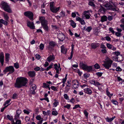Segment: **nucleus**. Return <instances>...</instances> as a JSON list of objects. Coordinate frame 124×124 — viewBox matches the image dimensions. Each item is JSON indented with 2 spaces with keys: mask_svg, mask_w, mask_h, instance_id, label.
I'll return each mask as SVG.
<instances>
[{
  "mask_svg": "<svg viewBox=\"0 0 124 124\" xmlns=\"http://www.w3.org/2000/svg\"><path fill=\"white\" fill-rule=\"evenodd\" d=\"M85 93L89 95H91L92 93V91L89 88H86L84 89Z\"/></svg>",
  "mask_w": 124,
  "mask_h": 124,
  "instance_id": "obj_17",
  "label": "nucleus"
},
{
  "mask_svg": "<svg viewBox=\"0 0 124 124\" xmlns=\"http://www.w3.org/2000/svg\"><path fill=\"white\" fill-rule=\"evenodd\" d=\"M107 19L108 20L110 21L112 20L113 17L112 16H108L107 17Z\"/></svg>",
  "mask_w": 124,
  "mask_h": 124,
  "instance_id": "obj_52",
  "label": "nucleus"
},
{
  "mask_svg": "<svg viewBox=\"0 0 124 124\" xmlns=\"http://www.w3.org/2000/svg\"><path fill=\"white\" fill-rule=\"evenodd\" d=\"M61 52L63 54H66V52L67 50L65 48L64 46H62L61 47Z\"/></svg>",
  "mask_w": 124,
  "mask_h": 124,
  "instance_id": "obj_25",
  "label": "nucleus"
},
{
  "mask_svg": "<svg viewBox=\"0 0 124 124\" xmlns=\"http://www.w3.org/2000/svg\"><path fill=\"white\" fill-rule=\"evenodd\" d=\"M113 63V61L111 60H109L104 62V63L102 64L105 68L107 69H109L111 67V64Z\"/></svg>",
  "mask_w": 124,
  "mask_h": 124,
  "instance_id": "obj_7",
  "label": "nucleus"
},
{
  "mask_svg": "<svg viewBox=\"0 0 124 124\" xmlns=\"http://www.w3.org/2000/svg\"><path fill=\"white\" fill-rule=\"evenodd\" d=\"M20 115L18 114L17 113L16 114V115L15 116V118L14 119L16 120L18 119H19L20 118L19 115Z\"/></svg>",
  "mask_w": 124,
  "mask_h": 124,
  "instance_id": "obj_35",
  "label": "nucleus"
},
{
  "mask_svg": "<svg viewBox=\"0 0 124 124\" xmlns=\"http://www.w3.org/2000/svg\"><path fill=\"white\" fill-rule=\"evenodd\" d=\"M7 117L8 119L10 121L13 120V117L12 116H10L9 115H8Z\"/></svg>",
  "mask_w": 124,
  "mask_h": 124,
  "instance_id": "obj_36",
  "label": "nucleus"
},
{
  "mask_svg": "<svg viewBox=\"0 0 124 124\" xmlns=\"http://www.w3.org/2000/svg\"><path fill=\"white\" fill-rule=\"evenodd\" d=\"M43 86H42L43 87H44L45 88H47L49 86V85L45 83H43Z\"/></svg>",
  "mask_w": 124,
  "mask_h": 124,
  "instance_id": "obj_42",
  "label": "nucleus"
},
{
  "mask_svg": "<svg viewBox=\"0 0 124 124\" xmlns=\"http://www.w3.org/2000/svg\"><path fill=\"white\" fill-rule=\"evenodd\" d=\"M44 47V45L43 44L41 43L39 46L40 49L41 50H42L43 49Z\"/></svg>",
  "mask_w": 124,
  "mask_h": 124,
  "instance_id": "obj_44",
  "label": "nucleus"
},
{
  "mask_svg": "<svg viewBox=\"0 0 124 124\" xmlns=\"http://www.w3.org/2000/svg\"><path fill=\"white\" fill-rule=\"evenodd\" d=\"M7 21H5L2 19H0V23H2L5 25H7L8 24Z\"/></svg>",
  "mask_w": 124,
  "mask_h": 124,
  "instance_id": "obj_24",
  "label": "nucleus"
},
{
  "mask_svg": "<svg viewBox=\"0 0 124 124\" xmlns=\"http://www.w3.org/2000/svg\"><path fill=\"white\" fill-rule=\"evenodd\" d=\"M14 66L16 69H18L19 68V65L17 62L14 64Z\"/></svg>",
  "mask_w": 124,
  "mask_h": 124,
  "instance_id": "obj_37",
  "label": "nucleus"
},
{
  "mask_svg": "<svg viewBox=\"0 0 124 124\" xmlns=\"http://www.w3.org/2000/svg\"><path fill=\"white\" fill-rule=\"evenodd\" d=\"M29 76L31 77H33L35 76V73L34 71H30L28 73Z\"/></svg>",
  "mask_w": 124,
  "mask_h": 124,
  "instance_id": "obj_20",
  "label": "nucleus"
},
{
  "mask_svg": "<svg viewBox=\"0 0 124 124\" xmlns=\"http://www.w3.org/2000/svg\"><path fill=\"white\" fill-rule=\"evenodd\" d=\"M123 57L122 55H119L118 56L116 57V59L117 60L116 61L118 62H121L123 60Z\"/></svg>",
  "mask_w": 124,
  "mask_h": 124,
  "instance_id": "obj_18",
  "label": "nucleus"
},
{
  "mask_svg": "<svg viewBox=\"0 0 124 124\" xmlns=\"http://www.w3.org/2000/svg\"><path fill=\"white\" fill-rule=\"evenodd\" d=\"M70 89V87H65V90H64V92L65 93H67L69 91Z\"/></svg>",
  "mask_w": 124,
  "mask_h": 124,
  "instance_id": "obj_43",
  "label": "nucleus"
},
{
  "mask_svg": "<svg viewBox=\"0 0 124 124\" xmlns=\"http://www.w3.org/2000/svg\"><path fill=\"white\" fill-rule=\"evenodd\" d=\"M55 59V57L53 54L50 55L46 59V61L49 62L54 60Z\"/></svg>",
  "mask_w": 124,
  "mask_h": 124,
  "instance_id": "obj_16",
  "label": "nucleus"
},
{
  "mask_svg": "<svg viewBox=\"0 0 124 124\" xmlns=\"http://www.w3.org/2000/svg\"><path fill=\"white\" fill-rule=\"evenodd\" d=\"M64 98L66 99H69L68 96L66 94H65L64 95Z\"/></svg>",
  "mask_w": 124,
  "mask_h": 124,
  "instance_id": "obj_61",
  "label": "nucleus"
},
{
  "mask_svg": "<svg viewBox=\"0 0 124 124\" xmlns=\"http://www.w3.org/2000/svg\"><path fill=\"white\" fill-rule=\"evenodd\" d=\"M115 118V116H114L111 118H109L107 117V118H106V119L107 122H109L112 121Z\"/></svg>",
  "mask_w": 124,
  "mask_h": 124,
  "instance_id": "obj_27",
  "label": "nucleus"
},
{
  "mask_svg": "<svg viewBox=\"0 0 124 124\" xmlns=\"http://www.w3.org/2000/svg\"><path fill=\"white\" fill-rule=\"evenodd\" d=\"M116 70L117 71H120L122 70V69L119 67H117L116 69Z\"/></svg>",
  "mask_w": 124,
  "mask_h": 124,
  "instance_id": "obj_57",
  "label": "nucleus"
},
{
  "mask_svg": "<svg viewBox=\"0 0 124 124\" xmlns=\"http://www.w3.org/2000/svg\"><path fill=\"white\" fill-rule=\"evenodd\" d=\"M49 44V46L47 47V48L50 50H53V48L56 45V43L53 41L50 42Z\"/></svg>",
  "mask_w": 124,
  "mask_h": 124,
  "instance_id": "obj_10",
  "label": "nucleus"
},
{
  "mask_svg": "<svg viewBox=\"0 0 124 124\" xmlns=\"http://www.w3.org/2000/svg\"><path fill=\"white\" fill-rule=\"evenodd\" d=\"M96 75L99 77H101L102 74V73L101 72H97L96 73Z\"/></svg>",
  "mask_w": 124,
  "mask_h": 124,
  "instance_id": "obj_60",
  "label": "nucleus"
},
{
  "mask_svg": "<svg viewBox=\"0 0 124 124\" xmlns=\"http://www.w3.org/2000/svg\"><path fill=\"white\" fill-rule=\"evenodd\" d=\"M27 82L26 78L23 77L17 78L15 84V87L17 88H20L22 87L25 86Z\"/></svg>",
  "mask_w": 124,
  "mask_h": 124,
  "instance_id": "obj_1",
  "label": "nucleus"
},
{
  "mask_svg": "<svg viewBox=\"0 0 124 124\" xmlns=\"http://www.w3.org/2000/svg\"><path fill=\"white\" fill-rule=\"evenodd\" d=\"M114 6L110 4L109 3H106L105 5V6L107 8H108V9L111 10L116 11L117 10L116 9L117 8L116 5L113 3Z\"/></svg>",
  "mask_w": 124,
  "mask_h": 124,
  "instance_id": "obj_6",
  "label": "nucleus"
},
{
  "mask_svg": "<svg viewBox=\"0 0 124 124\" xmlns=\"http://www.w3.org/2000/svg\"><path fill=\"white\" fill-rule=\"evenodd\" d=\"M39 20L41 22L42 26L44 25L47 24V21L45 19V18L44 17H40L39 19Z\"/></svg>",
  "mask_w": 124,
  "mask_h": 124,
  "instance_id": "obj_11",
  "label": "nucleus"
},
{
  "mask_svg": "<svg viewBox=\"0 0 124 124\" xmlns=\"http://www.w3.org/2000/svg\"><path fill=\"white\" fill-rule=\"evenodd\" d=\"M107 17L106 16H103L101 17V21L102 22H103L107 21Z\"/></svg>",
  "mask_w": 124,
  "mask_h": 124,
  "instance_id": "obj_23",
  "label": "nucleus"
},
{
  "mask_svg": "<svg viewBox=\"0 0 124 124\" xmlns=\"http://www.w3.org/2000/svg\"><path fill=\"white\" fill-rule=\"evenodd\" d=\"M92 28L91 26L88 27L86 29V30L88 32H89L92 30Z\"/></svg>",
  "mask_w": 124,
  "mask_h": 124,
  "instance_id": "obj_40",
  "label": "nucleus"
},
{
  "mask_svg": "<svg viewBox=\"0 0 124 124\" xmlns=\"http://www.w3.org/2000/svg\"><path fill=\"white\" fill-rule=\"evenodd\" d=\"M16 122L14 123V124H21V122L20 120L19 119H16Z\"/></svg>",
  "mask_w": 124,
  "mask_h": 124,
  "instance_id": "obj_38",
  "label": "nucleus"
},
{
  "mask_svg": "<svg viewBox=\"0 0 124 124\" xmlns=\"http://www.w3.org/2000/svg\"><path fill=\"white\" fill-rule=\"evenodd\" d=\"M0 7L4 11L8 13H12V11L8 3L4 1L1 3Z\"/></svg>",
  "mask_w": 124,
  "mask_h": 124,
  "instance_id": "obj_2",
  "label": "nucleus"
},
{
  "mask_svg": "<svg viewBox=\"0 0 124 124\" xmlns=\"http://www.w3.org/2000/svg\"><path fill=\"white\" fill-rule=\"evenodd\" d=\"M106 93L107 95L109 97H111L113 95V94H110L108 91L107 90Z\"/></svg>",
  "mask_w": 124,
  "mask_h": 124,
  "instance_id": "obj_39",
  "label": "nucleus"
},
{
  "mask_svg": "<svg viewBox=\"0 0 124 124\" xmlns=\"http://www.w3.org/2000/svg\"><path fill=\"white\" fill-rule=\"evenodd\" d=\"M58 101H55L53 103V105H54L55 107H56L57 105L58 104Z\"/></svg>",
  "mask_w": 124,
  "mask_h": 124,
  "instance_id": "obj_64",
  "label": "nucleus"
},
{
  "mask_svg": "<svg viewBox=\"0 0 124 124\" xmlns=\"http://www.w3.org/2000/svg\"><path fill=\"white\" fill-rule=\"evenodd\" d=\"M15 71V70L14 67L12 66H10L7 67L5 70H4L3 72L5 74L8 71L9 73L8 75L9 74H11L13 73Z\"/></svg>",
  "mask_w": 124,
  "mask_h": 124,
  "instance_id": "obj_5",
  "label": "nucleus"
},
{
  "mask_svg": "<svg viewBox=\"0 0 124 124\" xmlns=\"http://www.w3.org/2000/svg\"><path fill=\"white\" fill-rule=\"evenodd\" d=\"M80 67L83 70H86L87 72H90L93 71L92 66H88L86 64H85L82 62H80Z\"/></svg>",
  "mask_w": 124,
  "mask_h": 124,
  "instance_id": "obj_3",
  "label": "nucleus"
},
{
  "mask_svg": "<svg viewBox=\"0 0 124 124\" xmlns=\"http://www.w3.org/2000/svg\"><path fill=\"white\" fill-rule=\"evenodd\" d=\"M3 15L4 17V19L6 21H8L9 17L7 14H6L4 12H3Z\"/></svg>",
  "mask_w": 124,
  "mask_h": 124,
  "instance_id": "obj_19",
  "label": "nucleus"
},
{
  "mask_svg": "<svg viewBox=\"0 0 124 124\" xmlns=\"http://www.w3.org/2000/svg\"><path fill=\"white\" fill-rule=\"evenodd\" d=\"M88 5H89L92 6L94 7L95 6V5L91 1H90L88 3Z\"/></svg>",
  "mask_w": 124,
  "mask_h": 124,
  "instance_id": "obj_34",
  "label": "nucleus"
},
{
  "mask_svg": "<svg viewBox=\"0 0 124 124\" xmlns=\"http://www.w3.org/2000/svg\"><path fill=\"white\" fill-rule=\"evenodd\" d=\"M106 46L108 48L111 49L112 45L109 44L107 43Z\"/></svg>",
  "mask_w": 124,
  "mask_h": 124,
  "instance_id": "obj_49",
  "label": "nucleus"
},
{
  "mask_svg": "<svg viewBox=\"0 0 124 124\" xmlns=\"http://www.w3.org/2000/svg\"><path fill=\"white\" fill-rule=\"evenodd\" d=\"M52 115H54L56 116L58 114V113L57 111H52Z\"/></svg>",
  "mask_w": 124,
  "mask_h": 124,
  "instance_id": "obj_45",
  "label": "nucleus"
},
{
  "mask_svg": "<svg viewBox=\"0 0 124 124\" xmlns=\"http://www.w3.org/2000/svg\"><path fill=\"white\" fill-rule=\"evenodd\" d=\"M71 22L70 23L71 25L73 27L75 28L76 27V23H75L72 20L70 21Z\"/></svg>",
  "mask_w": 124,
  "mask_h": 124,
  "instance_id": "obj_31",
  "label": "nucleus"
},
{
  "mask_svg": "<svg viewBox=\"0 0 124 124\" xmlns=\"http://www.w3.org/2000/svg\"><path fill=\"white\" fill-rule=\"evenodd\" d=\"M0 62L2 65H3L4 62V56L3 52L0 54Z\"/></svg>",
  "mask_w": 124,
  "mask_h": 124,
  "instance_id": "obj_15",
  "label": "nucleus"
},
{
  "mask_svg": "<svg viewBox=\"0 0 124 124\" xmlns=\"http://www.w3.org/2000/svg\"><path fill=\"white\" fill-rule=\"evenodd\" d=\"M24 15L28 17L30 19L33 20V15L32 12L30 11L25 12L24 13Z\"/></svg>",
  "mask_w": 124,
  "mask_h": 124,
  "instance_id": "obj_8",
  "label": "nucleus"
},
{
  "mask_svg": "<svg viewBox=\"0 0 124 124\" xmlns=\"http://www.w3.org/2000/svg\"><path fill=\"white\" fill-rule=\"evenodd\" d=\"M27 25L31 29H34L35 28V26L33 22H30L29 21H27Z\"/></svg>",
  "mask_w": 124,
  "mask_h": 124,
  "instance_id": "obj_12",
  "label": "nucleus"
},
{
  "mask_svg": "<svg viewBox=\"0 0 124 124\" xmlns=\"http://www.w3.org/2000/svg\"><path fill=\"white\" fill-rule=\"evenodd\" d=\"M78 108H81V107H80V105L79 104H77L75 105V107L73 108V109H75Z\"/></svg>",
  "mask_w": 124,
  "mask_h": 124,
  "instance_id": "obj_53",
  "label": "nucleus"
},
{
  "mask_svg": "<svg viewBox=\"0 0 124 124\" xmlns=\"http://www.w3.org/2000/svg\"><path fill=\"white\" fill-rule=\"evenodd\" d=\"M70 105L69 104H67L66 105L64 106V107L65 108H67L68 109H69L70 107Z\"/></svg>",
  "mask_w": 124,
  "mask_h": 124,
  "instance_id": "obj_50",
  "label": "nucleus"
},
{
  "mask_svg": "<svg viewBox=\"0 0 124 124\" xmlns=\"http://www.w3.org/2000/svg\"><path fill=\"white\" fill-rule=\"evenodd\" d=\"M31 85L30 88V92L31 94H35V90L36 89V86L35 84H30Z\"/></svg>",
  "mask_w": 124,
  "mask_h": 124,
  "instance_id": "obj_9",
  "label": "nucleus"
},
{
  "mask_svg": "<svg viewBox=\"0 0 124 124\" xmlns=\"http://www.w3.org/2000/svg\"><path fill=\"white\" fill-rule=\"evenodd\" d=\"M101 48L102 49L106 48V47L103 43H102L101 46Z\"/></svg>",
  "mask_w": 124,
  "mask_h": 124,
  "instance_id": "obj_62",
  "label": "nucleus"
},
{
  "mask_svg": "<svg viewBox=\"0 0 124 124\" xmlns=\"http://www.w3.org/2000/svg\"><path fill=\"white\" fill-rule=\"evenodd\" d=\"M83 18H81L78 16H77L76 17V20L77 21H79L82 25L85 24V23L83 20Z\"/></svg>",
  "mask_w": 124,
  "mask_h": 124,
  "instance_id": "obj_13",
  "label": "nucleus"
},
{
  "mask_svg": "<svg viewBox=\"0 0 124 124\" xmlns=\"http://www.w3.org/2000/svg\"><path fill=\"white\" fill-rule=\"evenodd\" d=\"M76 16V14L75 12H73L71 14V16L73 18H75Z\"/></svg>",
  "mask_w": 124,
  "mask_h": 124,
  "instance_id": "obj_58",
  "label": "nucleus"
},
{
  "mask_svg": "<svg viewBox=\"0 0 124 124\" xmlns=\"http://www.w3.org/2000/svg\"><path fill=\"white\" fill-rule=\"evenodd\" d=\"M9 54L8 53H6L5 54V61L6 62V63L8 62L9 60Z\"/></svg>",
  "mask_w": 124,
  "mask_h": 124,
  "instance_id": "obj_22",
  "label": "nucleus"
},
{
  "mask_svg": "<svg viewBox=\"0 0 124 124\" xmlns=\"http://www.w3.org/2000/svg\"><path fill=\"white\" fill-rule=\"evenodd\" d=\"M114 54L116 55V57L118 56L119 55H121L120 54V53L118 52H114Z\"/></svg>",
  "mask_w": 124,
  "mask_h": 124,
  "instance_id": "obj_51",
  "label": "nucleus"
},
{
  "mask_svg": "<svg viewBox=\"0 0 124 124\" xmlns=\"http://www.w3.org/2000/svg\"><path fill=\"white\" fill-rule=\"evenodd\" d=\"M84 113L85 116L87 118L88 117V112L85 110L84 111Z\"/></svg>",
  "mask_w": 124,
  "mask_h": 124,
  "instance_id": "obj_47",
  "label": "nucleus"
},
{
  "mask_svg": "<svg viewBox=\"0 0 124 124\" xmlns=\"http://www.w3.org/2000/svg\"><path fill=\"white\" fill-rule=\"evenodd\" d=\"M94 67L96 69H98L100 68L99 65L97 63L95 64L94 65Z\"/></svg>",
  "mask_w": 124,
  "mask_h": 124,
  "instance_id": "obj_32",
  "label": "nucleus"
},
{
  "mask_svg": "<svg viewBox=\"0 0 124 124\" xmlns=\"http://www.w3.org/2000/svg\"><path fill=\"white\" fill-rule=\"evenodd\" d=\"M98 46V44H97L92 43L91 44L92 48H93L95 49Z\"/></svg>",
  "mask_w": 124,
  "mask_h": 124,
  "instance_id": "obj_30",
  "label": "nucleus"
},
{
  "mask_svg": "<svg viewBox=\"0 0 124 124\" xmlns=\"http://www.w3.org/2000/svg\"><path fill=\"white\" fill-rule=\"evenodd\" d=\"M35 56L36 57V58L38 60H39L41 57L40 55L39 54H36Z\"/></svg>",
  "mask_w": 124,
  "mask_h": 124,
  "instance_id": "obj_63",
  "label": "nucleus"
},
{
  "mask_svg": "<svg viewBox=\"0 0 124 124\" xmlns=\"http://www.w3.org/2000/svg\"><path fill=\"white\" fill-rule=\"evenodd\" d=\"M115 35L117 37H120L121 35V33L120 32H116L115 33Z\"/></svg>",
  "mask_w": 124,
  "mask_h": 124,
  "instance_id": "obj_54",
  "label": "nucleus"
},
{
  "mask_svg": "<svg viewBox=\"0 0 124 124\" xmlns=\"http://www.w3.org/2000/svg\"><path fill=\"white\" fill-rule=\"evenodd\" d=\"M89 12L88 11H85L84 12L83 14V15L82 17L83 18H84V17H85L86 19H89L90 17V16L88 14H87V13H88Z\"/></svg>",
  "mask_w": 124,
  "mask_h": 124,
  "instance_id": "obj_14",
  "label": "nucleus"
},
{
  "mask_svg": "<svg viewBox=\"0 0 124 124\" xmlns=\"http://www.w3.org/2000/svg\"><path fill=\"white\" fill-rule=\"evenodd\" d=\"M109 30L111 31L113 34H114L115 33V31L113 30V28L112 27H110L109 28Z\"/></svg>",
  "mask_w": 124,
  "mask_h": 124,
  "instance_id": "obj_46",
  "label": "nucleus"
},
{
  "mask_svg": "<svg viewBox=\"0 0 124 124\" xmlns=\"http://www.w3.org/2000/svg\"><path fill=\"white\" fill-rule=\"evenodd\" d=\"M51 88L54 91H57V89L56 88V87L54 86H52L51 87Z\"/></svg>",
  "mask_w": 124,
  "mask_h": 124,
  "instance_id": "obj_59",
  "label": "nucleus"
},
{
  "mask_svg": "<svg viewBox=\"0 0 124 124\" xmlns=\"http://www.w3.org/2000/svg\"><path fill=\"white\" fill-rule=\"evenodd\" d=\"M95 81L94 80H91L90 81V83L91 84L95 85Z\"/></svg>",
  "mask_w": 124,
  "mask_h": 124,
  "instance_id": "obj_56",
  "label": "nucleus"
},
{
  "mask_svg": "<svg viewBox=\"0 0 124 124\" xmlns=\"http://www.w3.org/2000/svg\"><path fill=\"white\" fill-rule=\"evenodd\" d=\"M10 101L11 100L10 99H9V100L7 101H5V103L4 104V105L5 106L6 104H8L10 102Z\"/></svg>",
  "mask_w": 124,
  "mask_h": 124,
  "instance_id": "obj_55",
  "label": "nucleus"
},
{
  "mask_svg": "<svg viewBox=\"0 0 124 124\" xmlns=\"http://www.w3.org/2000/svg\"><path fill=\"white\" fill-rule=\"evenodd\" d=\"M59 37L60 38V41H62L65 39V36L62 33L60 34L59 35Z\"/></svg>",
  "mask_w": 124,
  "mask_h": 124,
  "instance_id": "obj_21",
  "label": "nucleus"
},
{
  "mask_svg": "<svg viewBox=\"0 0 124 124\" xmlns=\"http://www.w3.org/2000/svg\"><path fill=\"white\" fill-rule=\"evenodd\" d=\"M77 84H76L75 83L72 86V88H74V89H76L77 88H78L79 86V85H78V81L77 80Z\"/></svg>",
  "mask_w": 124,
  "mask_h": 124,
  "instance_id": "obj_28",
  "label": "nucleus"
},
{
  "mask_svg": "<svg viewBox=\"0 0 124 124\" xmlns=\"http://www.w3.org/2000/svg\"><path fill=\"white\" fill-rule=\"evenodd\" d=\"M106 49V48H102L101 49V51L102 53L105 54L107 53V51Z\"/></svg>",
  "mask_w": 124,
  "mask_h": 124,
  "instance_id": "obj_48",
  "label": "nucleus"
},
{
  "mask_svg": "<svg viewBox=\"0 0 124 124\" xmlns=\"http://www.w3.org/2000/svg\"><path fill=\"white\" fill-rule=\"evenodd\" d=\"M54 2L53 1L51 2L50 3V10L53 13H56L60 9V7L56 8L54 6Z\"/></svg>",
  "mask_w": 124,
  "mask_h": 124,
  "instance_id": "obj_4",
  "label": "nucleus"
},
{
  "mask_svg": "<svg viewBox=\"0 0 124 124\" xmlns=\"http://www.w3.org/2000/svg\"><path fill=\"white\" fill-rule=\"evenodd\" d=\"M47 25H44L42 26L43 28L45 31H48V30L49 28Z\"/></svg>",
  "mask_w": 124,
  "mask_h": 124,
  "instance_id": "obj_29",
  "label": "nucleus"
},
{
  "mask_svg": "<svg viewBox=\"0 0 124 124\" xmlns=\"http://www.w3.org/2000/svg\"><path fill=\"white\" fill-rule=\"evenodd\" d=\"M54 69L56 70V73H59V68L57 64H56L54 65Z\"/></svg>",
  "mask_w": 124,
  "mask_h": 124,
  "instance_id": "obj_26",
  "label": "nucleus"
},
{
  "mask_svg": "<svg viewBox=\"0 0 124 124\" xmlns=\"http://www.w3.org/2000/svg\"><path fill=\"white\" fill-rule=\"evenodd\" d=\"M60 16H59V17L60 18L61 17H63L65 16V13L63 11H62L60 13Z\"/></svg>",
  "mask_w": 124,
  "mask_h": 124,
  "instance_id": "obj_33",
  "label": "nucleus"
},
{
  "mask_svg": "<svg viewBox=\"0 0 124 124\" xmlns=\"http://www.w3.org/2000/svg\"><path fill=\"white\" fill-rule=\"evenodd\" d=\"M100 10L101 12H102V11H103V12H104L106 11V9L104 8L101 6V8L100 9Z\"/></svg>",
  "mask_w": 124,
  "mask_h": 124,
  "instance_id": "obj_41",
  "label": "nucleus"
}]
</instances>
